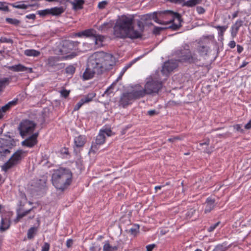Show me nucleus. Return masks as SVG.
<instances>
[{
    "mask_svg": "<svg viewBox=\"0 0 251 251\" xmlns=\"http://www.w3.org/2000/svg\"><path fill=\"white\" fill-rule=\"evenodd\" d=\"M94 35H91L90 38H93L95 41V45L98 47H102L103 44V42L104 41V40L105 39V37L104 36L100 35L99 34L97 33V31L94 29Z\"/></svg>",
    "mask_w": 251,
    "mask_h": 251,
    "instance_id": "15",
    "label": "nucleus"
},
{
    "mask_svg": "<svg viewBox=\"0 0 251 251\" xmlns=\"http://www.w3.org/2000/svg\"><path fill=\"white\" fill-rule=\"evenodd\" d=\"M51 15L53 16H58L64 12V9L62 7H55L50 9Z\"/></svg>",
    "mask_w": 251,
    "mask_h": 251,
    "instance_id": "27",
    "label": "nucleus"
},
{
    "mask_svg": "<svg viewBox=\"0 0 251 251\" xmlns=\"http://www.w3.org/2000/svg\"><path fill=\"white\" fill-rule=\"evenodd\" d=\"M133 100L130 93H126L122 95L121 97L119 103L123 107L129 105L130 101Z\"/></svg>",
    "mask_w": 251,
    "mask_h": 251,
    "instance_id": "14",
    "label": "nucleus"
},
{
    "mask_svg": "<svg viewBox=\"0 0 251 251\" xmlns=\"http://www.w3.org/2000/svg\"><path fill=\"white\" fill-rule=\"evenodd\" d=\"M105 136L101 131H100L99 134L96 137V143L97 145H101L105 142Z\"/></svg>",
    "mask_w": 251,
    "mask_h": 251,
    "instance_id": "33",
    "label": "nucleus"
},
{
    "mask_svg": "<svg viewBox=\"0 0 251 251\" xmlns=\"http://www.w3.org/2000/svg\"><path fill=\"white\" fill-rule=\"evenodd\" d=\"M186 49L187 47H186L185 44L182 48L177 50L175 51V54L178 57L177 60L179 62H180V59L182 58V56H183L185 54V53L186 52Z\"/></svg>",
    "mask_w": 251,
    "mask_h": 251,
    "instance_id": "25",
    "label": "nucleus"
},
{
    "mask_svg": "<svg viewBox=\"0 0 251 251\" xmlns=\"http://www.w3.org/2000/svg\"><path fill=\"white\" fill-rule=\"evenodd\" d=\"M177 67V64L176 60H168L164 63L161 70V73L163 75L167 76L170 72H172Z\"/></svg>",
    "mask_w": 251,
    "mask_h": 251,
    "instance_id": "12",
    "label": "nucleus"
},
{
    "mask_svg": "<svg viewBox=\"0 0 251 251\" xmlns=\"http://www.w3.org/2000/svg\"><path fill=\"white\" fill-rule=\"evenodd\" d=\"M32 209L33 208H32L29 210H26L23 213L18 214L17 215V219H21L23 218L24 217L29 214L31 211Z\"/></svg>",
    "mask_w": 251,
    "mask_h": 251,
    "instance_id": "45",
    "label": "nucleus"
},
{
    "mask_svg": "<svg viewBox=\"0 0 251 251\" xmlns=\"http://www.w3.org/2000/svg\"><path fill=\"white\" fill-rule=\"evenodd\" d=\"M9 82V78H4L0 79V92L2 91L3 89L5 88L6 84H8Z\"/></svg>",
    "mask_w": 251,
    "mask_h": 251,
    "instance_id": "35",
    "label": "nucleus"
},
{
    "mask_svg": "<svg viewBox=\"0 0 251 251\" xmlns=\"http://www.w3.org/2000/svg\"><path fill=\"white\" fill-rule=\"evenodd\" d=\"M95 97L93 94H88L83 98L81 99V100L84 102V104L85 103L89 102L92 100V99Z\"/></svg>",
    "mask_w": 251,
    "mask_h": 251,
    "instance_id": "40",
    "label": "nucleus"
},
{
    "mask_svg": "<svg viewBox=\"0 0 251 251\" xmlns=\"http://www.w3.org/2000/svg\"><path fill=\"white\" fill-rule=\"evenodd\" d=\"M86 142V139L84 136L79 135L75 139V144L77 147H81L84 146Z\"/></svg>",
    "mask_w": 251,
    "mask_h": 251,
    "instance_id": "23",
    "label": "nucleus"
},
{
    "mask_svg": "<svg viewBox=\"0 0 251 251\" xmlns=\"http://www.w3.org/2000/svg\"><path fill=\"white\" fill-rule=\"evenodd\" d=\"M137 25L138 26L139 30L137 31L140 33V36L139 37V38H141L142 36V33L143 32L144 30V25L142 21H138L137 22Z\"/></svg>",
    "mask_w": 251,
    "mask_h": 251,
    "instance_id": "37",
    "label": "nucleus"
},
{
    "mask_svg": "<svg viewBox=\"0 0 251 251\" xmlns=\"http://www.w3.org/2000/svg\"><path fill=\"white\" fill-rule=\"evenodd\" d=\"M75 68L73 65H69L65 69V72L67 74L73 75L75 72Z\"/></svg>",
    "mask_w": 251,
    "mask_h": 251,
    "instance_id": "43",
    "label": "nucleus"
},
{
    "mask_svg": "<svg viewBox=\"0 0 251 251\" xmlns=\"http://www.w3.org/2000/svg\"><path fill=\"white\" fill-rule=\"evenodd\" d=\"M24 54L27 56L37 57L40 54V52L35 50H26L24 51Z\"/></svg>",
    "mask_w": 251,
    "mask_h": 251,
    "instance_id": "28",
    "label": "nucleus"
},
{
    "mask_svg": "<svg viewBox=\"0 0 251 251\" xmlns=\"http://www.w3.org/2000/svg\"><path fill=\"white\" fill-rule=\"evenodd\" d=\"M99 145L96 144V142L93 143L92 145L91 148L89 152L95 153L98 150V146Z\"/></svg>",
    "mask_w": 251,
    "mask_h": 251,
    "instance_id": "49",
    "label": "nucleus"
},
{
    "mask_svg": "<svg viewBox=\"0 0 251 251\" xmlns=\"http://www.w3.org/2000/svg\"><path fill=\"white\" fill-rule=\"evenodd\" d=\"M243 22V21L242 20L240 19L237 20L235 24L232 26L231 28L239 30V28L242 26Z\"/></svg>",
    "mask_w": 251,
    "mask_h": 251,
    "instance_id": "42",
    "label": "nucleus"
},
{
    "mask_svg": "<svg viewBox=\"0 0 251 251\" xmlns=\"http://www.w3.org/2000/svg\"><path fill=\"white\" fill-rule=\"evenodd\" d=\"M101 250V247L100 245L94 243L92 244V246L90 248V251H100Z\"/></svg>",
    "mask_w": 251,
    "mask_h": 251,
    "instance_id": "44",
    "label": "nucleus"
},
{
    "mask_svg": "<svg viewBox=\"0 0 251 251\" xmlns=\"http://www.w3.org/2000/svg\"><path fill=\"white\" fill-rule=\"evenodd\" d=\"M108 2L106 0H103L99 3L98 7L99 9H104L105 6L107 5Z\"/></svg>",
    "mask_w": 251,
    "mask_h": 251,
    "instance_id": "48",
    "label": "nucleus"
},
{
    "mask_svg": "<svg viewBox=\"0 0 251 251\" xmlns=\"http://www.w3.org/2000/svg\"><path fill=\"white\" fill-rule=\"evenodd\" d=\"M70 91H68L65 89L60 91V94L62 97L66 98L69 95Z\"/></svg>",
    "mask_w": 251,
    "mask_h": 251,
    "instance_id": "51",
    "label": "nucleus"
},
{
    "mask_svg": "<svg viewBox=\"0 0 251 251\" xmlns=\"http://www.w3.org/2000/svg\"><path fill=\"white\" fill-rule=\"evenodd\" d=\"M230 245H227L226 243L217 245L213 251H226L229 247Z\"/></svg>",
    "mask_w": 251,
    "mask_h": 251,
    "instance_id": "30",
    "label": "nucleus"
},
{
    "mask_svg": "<svg viewBox=\"0 0 251 251\" xmlns=\"http://www.w3.org/2000/svg\"><path fill=\"white\" fill-rule=\"evenodd\" d=\"M199 46L197 47V51L201 55H206L209 48L206 45H202L200 42L198 43Z\"/></svg>",
    "mask_w": 251,
    "mask_h": 251,
    "instance_id": "21",
    "label": "nucleus"
},
{
    "mask_svg": "<svg viewBox=\"0 0 251 251\" xmlns=\"http://www.w3.org/2000/svg\"><path fill=\"white\" fill-rule=\"evenodd\" d=\"M37 228L35 227H32L30 228L27 231V238L29 239H32L34 237Z\"/></svg>",
    "mask_w": 251,
    "mask_h": 251,
    "instance_id": "36",
    "label": "nucleus"
},
{
    "mask_svg": "<svg viewBox=\"0 0 251 251\" xmlns=\"http://www.w3.org/2000/svg\"><path fill=\"white\" fill-rule=\"evenodd\" d=\"M220 224V222H218L216 223V224H214L213 225L211 226L207 230L209 232H212L213 231L215 228L219 225Z\"/></svg>",
    "mask_w": 251,
    "mask_h": 251,
    "instance_id": "55",
    "label": "nucleus"
},
{
    "mask_svg": "<svg viewBox=\"0 0 251 251\" xmlns=\"http://www.w3.org/2000/svg\"><path fill=\"white\" fill-rule=\"evenodd\" d=\"M91 57L95 63L101 74L113 69L116 65V59L113 55L103 51L97 52Z\"/></svg>",
    "mask_w": 251,
    "mask_h": 251,
    "instance_id": "4",
    "label": "nucleus"
},
{
    "mask_svg": "<svg viewBox=\"0 0 251 251\" xmlns=\"http://www.w3.org/2000/svg\"><path fill=\"white\" fill-rule=\"evenodd\" d=\"M59 61L58 57L55 56H50L48 58L46 62V65L49 68H54L57 66L59 64L57 62Z\"/></svg>",
    "mask_w": 251,
    "mask_h": 251,
    "instance_id": "16",
    "label": "nucleus"
},
{
    "mask_svg": "<svg viewBox=\"0 0 251 251\" xmlns=\"http://www.w3.org/2000/svg\"><path fill=\"white\" fill-rule=\"evenodd\" d=\"M186 52L182 56V58L180 59L181 62H187L189 63H195L199 60L197 54L195 53H192L190 49L189 46L186 44Z\"/></svg>",
    "mask_w": 251,
    "mask_h": 251,
    "instance_id": "11",
    "label": "nucleus"
},
{
    "mask_svg": "<svg viewBox=\"0 0 251 251\" xmlns=\"http://www.w3.org/2000/svg\"><path fill=\"white\" fill-rule=\"evenodd\" d=\"M11 5L13 7L18 8V9H26L28 7H31L33 5H26V4L23 3V2L22 1H19V2L14 3H12V4H11Z\"/></svg>",
    "mask_w": 251,
    "mask_h": 251,
    "instance_id": "31",
    "label": "nucleus"
},
{
    "mask_svg": "<svg viewBox=\"0 0 251 251\" xmlns=\"http://www.w3.org/2000/svg\"><path fill=\"white\" fill-rule=\"evenodd\" d=\"M209 143H210V140L209 139H206L205 141V142H203V143H200V146H202L203 145H206V146H208L209 145Z\"/></svg>",
    "mask_w": 251,
    "mask_h": 251,
    "instance_id": "64",
    "label": "nucleus"
},
{
    "mask_svg": "<svg viewBox=\"0 0 251 251\" xmlns=\"http://www.w3.org/2000/svg\"><path fill=\"white\" fill-rule=\"evenodd\" d=\"M155 247V244H151L147 246V251H151Z\"/></svg>",
    "mask_w": 251,
    "mask_h": 251,
    "instance_id": "62",
    "label": "nucleus"
},
{
    "mask_svg": "<svg viewBox=\"0 0 251 251\" xmlns=\"http://www.w3.org/2000/svg\"><path fill=\"white\" fill-rule=\"evenodd\" d=\"M72 180V173L66 168H60L54 170L51 176L52 185L56 189L64 191L71 183Z\"/></svg>",
    "mask_w": 251,
    "mask_h": 251,
    "instance_id": "3",
    "label": "nucleus"
},
{
    "mask_svg": "<svg viewBox=\"0 0 251 251\" xmlns=\"http://www.w3.org/2000/svg\"><path fill=\"white\" fill-rule=\"evenodd\" d=\"M130 93L133 99H139L144 97L146 95H148L145 86L144 89L142 90L133 91Z\"/></svg>",
    "mask_w": 251,
    "mask_h": 251,
    "instance_id": "17",
    "label": "nucleus"
},
{
    "mask_svg": "<svg viewBox=\"0 0 251 251\" xmlns=\"http://www.w3.org/2000/svg\"><path fill=\"white\" fill-rule=\"evenodd\" d=\"M113 34L120 39L139 38L140 33L134 27V16L123 15L119 17L113 27Z\"/></svg>",
    "mask_w": 251,
    "mask_h": 251,
    "instance_id": "1",
    "label": "nucleus"
},
{
    "mask_svg": "<svg viewBox=\"0 0 251 251\" xmlns=\"http://www.w3.org/2000/svg\"><path fill=\"white\" fill-rule=\"evenodd\" d=\"M5 3L0 2V10L3 11H9V8L7 6L4 5Z\"/></svg>",
    "mask_w": 251,
    "mask_h": 251,
    "instance_id": "50",
    "label": "nucleus"
},
{
    "mask_svg": "<svg viewBox=\"0 0 251 251\" xmlns=\"http://www.w3.org/2000/svg\"><path fill=\"white\" fill-rule=\"evenodd\" d=\"M5 21L8 23L15 25H18L20 23V21L16 19L6 18Z\"/></svg>",
    "mask_w": 251,
    "mask_h": 251,
    "instance_id": "38",
    "label": "nucleus"
},
{
    "mask_svg": "<svg viewBox=\"0 0 251 251\" xmlns=\"http://www.w3.org/2000/svg\"><path fill=\"white\" fill-rule=\"evenodd\" d=\"M170 26H169V27H157V26H155L154 29H153V33L155 34V35H158L160 33V32L167 29V28H171L170 27Z\"/></svg>",
    "mask_w": 251,
    "mask_h": 251,
    "instance_id": "39",
    "label": "nucleus"
},
{
    "mask_svg": "<svg viewBox=\"0 0 251 251\" xmlns=\"http://www.w3.org/2000/svg\"><path fill=\"white\" fill-rule=\"evenodd\" d=\"M238 32V30H236V29H233V28H231V36L233 37V38H234L237 35V34Z\"/></svg>",
    "mask_w": 251,
    "mask_h": 251,
    "instance_id": "61",
    "label": "nucleus"
},
{
    "mask_svg": "<svg viewBox=\"0 0 251 251\" xmlns=\"http://www.w3.org/2000/svg\"><path fill=\"white\" fill-rule=\"evenodd\" d=\"M36 123L32 121L28 120H23L20 124L18 130H19L21 136L24 138L25 137L30 135L33 133L35 127Z\"/></svg>",
    "mask_w": 251,
    "mask_h": 251,
    "instance_id": "6",
    "label": "nucleus"
},
{
    "mask_svg": "<svg viewBox=\"0 0 251 251\" xmlns=\"http://www.w3.org/2000/svg\"><path fill=\"white\" fill-rule=\"evenodd\" d=\"M10 225V222L8 218H2L0 226V231H4L7 229Z\"/></svg>",
    "mask_w": 251,
    "mask_h": 251,
    "instance_id": "22",
    "label": "nucleus"
},
{
    "mask_svg": "<svg viewBox=\"0 0 251 251\" xmlns=\"http://www.w3.org/2000/svg\"><path fill=\"white\" fill-rule=\"evenodd\" d=\"M195 212V210L191 208L185 214V216L187 219H189L192 217L194 213Z\"/></svg>",
    "mask_w": 251,
    "mask_h": 251,
    "instance_id": "46",
    "label": "nucleus"
},
{
    "mask_svg": "<svg viewBox=\"0 0 251 251\" xmlns=\"http://www.w3.org/2000/svg\"><path fill=\"white\" fill-rule=\"evenodd\" d=\"M94 29H88L75 33V36L77 37H82L83 36L87 37H90L91 35H94Z\"/></svg>",
    "mask_w": 251,
    "mask_h": 251,
    "instance_id": "20",
    "label": "nucleus"
},
{
    "mask_svg": "<svg viewBox=\"0 0 251 251\" xmlns=\"http://www.w3.org/2000/svg\"><path fill=\"white\" fill-rule=\"evenodd\" d=\"M84 3V0H74L70 1V3L73 6V9L75 11L82 9Z\"/></svg>",
    "mask_w": 251,
    "mask_h": 251,
    "instance_id": "19",
    "label": "nucleus"
},
{
    "mask_svg": "<svg viewBox=\"0 0 251 251\" xmlns=\"http://www.w3.org/2000/svg\"><path fill=\"white\" fill-rule=\"evenodd\" d=\"M228 46L231 48V49H233L236 46V43L234 41H231L229 43H228Z\"/></svg>",
    "mask_w": 251,
    "mask_h": 251,
    "instance_id": "63",
    "label": "nucleus"
},
{
    "mask_svg": "<svg viewBox=\"0 0 251 251\" xmlns=\"http://www.w3.org/2000/svg\"><path fill=\"white\" fill-rule=\"evenodd\" d=\"M18 103V99H15L11 101H9L5 105L1 107V110H3V112H6L9 110L11 107L15 106Z\"/></svg>",
    "mask_w": 251,
    "mask_h": 251,
    "instance_id": "26",
    "label": "nucleus"
},
{
    "mask_svg": "<svg viewBox=\"0 0 251 251\" xmlns=\"http://www.w3.org/2000/svg\"><path fill=\"white\" fill-rule=\"evenodd\" d=\"M50 249V245L47 243H45L42 247V251H49Z\"/></svg>",
    "mask_w": 251,
    "mask_h": 251,
    "instance_id": "56",
    "label": "nucleus"
},
{
    "mask_svg": "<svg viewBox=\"0 0 251 251\" xmlns=\"http://www.w3.org/2000/svg\"><path fill=\"white\" fill-rule=\"evenodd\" d=\"M117 250L118 247L117 246H112L110 245L108 241L104 242L103 246V251H116Z\"/></svg>",
    "mask_w": 251,
    "mask_h": 251,
    "instance_id": "29",
    "label": "nucleus"
},
{
    "mask_svg": "<svg viewBox=\"0 0 251 251\" xmlns=\"http://www.w3.org/2000/svg\"><path fill=\"white\" fill-rule=\"evenodd\" d=\"M95 74L101 75V72L99 70L95 63L90 57L88 61L87 67L83 74V78L88 80L93 78Z\"/></svg>",
    "mask_w": 251,
    "mask_h": 251,
    "instance_id": "7",
    "label": "nucleus"
},
{
    "mask_svg": "<svg viewBox=\"0 0 251 251\" xmlns=\"http://www.w3.org/2000/svg\"><path fill=\"white\" fill-rule=\"evenodd\" d=\"M141 20L144 22L153 20L156 23L160 25H167L176 22L170 26L174 30H177L180 27L182 22L181 15L178 13L174 12L171 10L154 12L145 14L141 16Z\"/></svg>",
    "mask_w": 251,
    "mask_h": 251,
    "instance_id": "2",
    "label": "nucleus"
},
{
    "mask_svg": "<svg viewBox=\"0 0 251 251\" xmlns=\"http://www.w3.org/2000/svg\"><path fill=\"white\" fill-rule=\"evenodd\" d=\"M83 104H84V102L80 100L79 101L75 106L74 111L78 110Z\"/></svg>",
    "mask_w": 251,
    "mask_h": 251,
    "instance_id": "52",
    "label": "nucleus"
},
{
    "mask_svg": "<svg viewBox=\"0 0 251 251\" xmlns=\"http://www.w3.org/2000/svg\"><path fill=\"white\" fill-rule=\"evenodd\" d=\"M197 12H198V13H199V14H203L205 12L204 9L201 6L197 7Z\"/></svg>",
    "mask_w": 251,
    "mask_h": 251,
    "instance_id": "60",
    "label": "nucleus"
},
{
    "mask_svg": "<svg viewBox=\"0 0 251 251\" xmlns=\"http://www.w3.org/2000/svg\"><path fill=\"white\" fill-rule=\"evenodd\" d=\"M38 136V132L32 134L28 138L22 142V145L29 148L34 147L37 143V138Z\"/></svg>",
    "mask_w": 251,
    "mask_h": 251,
    "instance_id": "13",
    "label": "nucleus"
},
{
    "mask_svg": "<svg viewBox=\"0 0 251 251\" xmlns=\"http://www.w3.org/2000/svg\"><path fill=\"white\" fill-rule=\"evenodd\" d=\"M201 0H188L186 1H184L182 5L187 7H193L201 3Z\"/></svg>",
    "mask_w": 251,
    "mask_h": 251,
    "instance_id": "32",
    "label": "nucleus"
},
{
    "mask_svg": "<svg viewBox=\"0 0 251 251\" xmlns=\"http://www.w3.org/2000/svg\"><path fill=\"white\" fill-rule=\"evenodd\" d=\"M148 114L150 116H153L157 114V112L155 110H151L148 111Z\"/></svg>",
    "mask_w": 251,
    "mask_h": 251,
    "instance_id": "59",
    "label": "nucleus"
},
{
    "mask_svg": "<svg viewBox=\"0 0 251 251\" xmlns=\"http://www.w3.org/2000/svg\"><path fill=\"white\" fill-rule=\"evenodd\" d=\"M38 14L41 17H45L48 15H51L50 9H46L38 11Z\"/></svg>",
    "mask_w": 251,
    "mask_h": 251,
    "instance_id": "41",
    "label": "nucleus"
},
{
    "mask_svg": "<svg viewBox=\"0 0 251 251\" xmlns=\"http://www.w3.org/2000/svg\"><path fill=\"white\" fill-rule=\"evenodd\" d=\"M8 69L14 72H25L26 71V67L21 64H18L17 65L9 66Z\"/></svg>",
    "mask_w": 251,
    "mask_h": 251,
    "instance_id": "24",
    "label": "nucleus"
},
{
    "mask_svg": "<svg viewBox=\"0 0 251 251\" xmlns=\"http://www.w3.org/2000/svg\"><path fill=\"white\" fill-rule=\"evenodd\" d=\"M79 42L71 40H65L63 42L62 46L60 50L62 54H66L73 50H75Z\"/></svg>",
    "mask_w": 251,
    "mask_h": 251,
    "instance_id": "10",
    "label": "nucleus"
},
{
    "mask_svg": "<svg viewBox=\"0 0 251 251\" xmlns=\"http://www.w3.org/2000/svg\"><path fill=\"white\" fill-rule=\"evenodd\" d=\"M25 151L22 150H18L11 156L4 164V167L7 170L12 166L19 164L25 155Z\"/></svg>",
    "mask_w": 251,
    "mask_h": 251,
    "instance_id": "9",
    "label": "nucleus"
},
{
    "mask_svg": "<svg viewBox=\"0 0 251 251\" xmlns=\"http://www.w3.org/2000/svg\"><path fill=\"white\" fill-rule=\"evenodd\" d=\"M76 55V53L75 52H72L69 55H66L64 58L65 59H72L74 57H75Z\"/></svg>",
    "mask_w": 251,
    "mask_h": 251,
    "instance_id": "57",
    "label": "nucleus"
},
{
    "mask_svg": "<svg viewBox=\"0 0 251 251\" xmlns=\"http://www.w3.org/2000/svg\"><path fill=\"white\" fill-rule=\"evenodd\" d=\"M100 131H101L104 136L106 135L107 136H110L112 134V131L110 129L100 130Z\"/></svg>",
    "mask_w": 251,
    "mask_h": 251,
    "instance_id": "53",
    "label": "nucleus"
},
{
    "mask_svg": "<svg viewBox=\"0 0 251 251\" xmlns=\"http://www.w3.org/2000/svg\"><path fill=\"white\" fill-rule=\"evenodd\" d=\"M215 201L210 198H208L206 201V205L204 210L205 213L210 212L214 207Z\"/></svg>",
    "mask_w": 251,
    "mask_h": 251,
    "instance_id": "18",
    "label": "nucleus"
},
{
    "mask_svg": "<svg viewBox=\"0 0 251 251\" xmlns=\"http://www.w3.org/2000/svg\"><path fill=\"white\" fill-rule=\"evenodd\" d=\"M0 43H11L12 44L13 43V40L10 38H7L4 37H1L0 38Z\"/></svg>",
    "mask_w": 251,
    "mask_h": 251,
    "instance_id": "47",
    "label": "nucleus"
},
{
    "mask_svg": "<svg viewBox=\"0 0 251 251\" xmlns=\"http://www.w3.org/2000/svg\"><path fill=\"white\" fill-rule=\"evenodd\" d=\"M139 230V226H136L134 228H131L129 229V232L132 235H136Z\"/></svg>",
    "mask_w": 251,
    "mask_h": 251,
    "instance_id": "54",
    "label": "nucleus"
},
{
    "mask_svg": "<svg viewBox=\"0 0 251 251\" xmlns=\"http://www.w3.org/2000/svg\"><path fill=\"white\" fill-rule=\"evenodd\" d=\"M145 87L148 95L157 94L162 87L161 81L149 78L147 80Z\"/></svg>",
    "mask_w": 251,
    "mask_h": 251,
    "instance_id": "8",
    "label": "nucleus"
},
{
    "mask_svg": "<svg viewBox=\"0 0 251 251\" xmlns=\"http://www.w3.org/2000/svg\"><path fill=\"white\" fill-rule=\"evenodd\" d=\"M73 244V240L71 239L67 240L66 242V246L68 248H71Z\"/></svg>",
    "mask_w": 251,
    "mask_h": 251,
    "instance_id": "58",
    "label": "nucleus"
},
{
    "mask_svg": "<svg viewBox=\"0 0 251 251\" xmlns=\"http://www.w3.org/2000/svg\"><path fill=\"white\" fill-rule=\"evenodd\" d=\"M16 146V142L13 138L10 135V132L7 134H0V159L3 160L4 158L9 155L10 150Z\"/></svg>",
    "mask_w": 251,
    "mask_h": 251,
    "instance_id": "5",
    "label": "nucleus"
},
{
    "mask_svg": "<svg viewBox=\"0 0 251 251\" xmlns=\"http://www.w3.org/2000/svg\"><path fill=\"white\" fill-rule=\"evenodd\" d=\"M215 28L217 29L219 31L218 35L219 36L223 37L224 35V33L225 31L227 28V26H220V25H216L215 26Z\"/></svg>",
    "mask_w": 251,
    "mask_h": 251,
    "instance_id": "34",
    "label": "nucleus"
}]
</instances>
